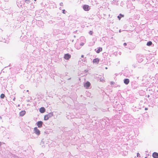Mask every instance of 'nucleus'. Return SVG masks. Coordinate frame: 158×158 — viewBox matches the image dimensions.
<instances>
[{
	"label": "nucleus",
	"instance_id": "nucleus-22",
	"mask_svg": "<svg viewBox=\"0 0 158 158\" xmlns=\"http://www.w3.org/2000/svg\"><path fill=\"white\" fill-rule=\"evenodd\" d=\"M60 5L61 6H63V2H61L60 3Z\"/></svg>",
	"mask_w": 158,
	"mask_h": 158
},
{
	"label": "nucleus",
	"instance_id": "nucleus-31",
	"mask_svg": "<svg viewBox=\"0 0 158 158\" xmlns=\"http://www.w3.org/2000/svg\"><path fill=\"white\" fill-rule=\"evenodd\" d=\"M102 80H103V79H100V81H102Z\"/></svg>",
	"mask_w": 158,
	"mask_h": 158
},
{
	"label": "nucleus",
	"instance_id": "nucleus-30",
	"mask_svg": "<svg viewBox=\"0 0 158 158\" xmlns=\"http://www.w3.org/2000/svg\"><path fill=\"white\" fill-rule=\"evenodd\" d=\"M102 80H103V79H100V81H102Z\"/></svg>",
	"mask_w": 158,
	"mask_h": 158
},
{
	"label": "nucleus",
	"instance_id": "nucleus-21",
	"mask_svg": "<svg viewBox=\"0 0 158 158\" xmlns=\"http://www.w3.org/2000/svg\"><path fill=\"white\" fill-rule=\"evenodd\" d=\"M80 46H82L84 45V43H83L81 42L80 43Z\"/></svg>",
	"mask_w": 158,
	"mask_h": 158
},
{
	"label": "nucleus",
	"instance_id": "nucleus-6",
	"mask_svg": "<svg viewBox=\"0 0 158 158\" xmlns=\"http://www.w3.org/2000/svg\"><path fill=\"white\" fill-rule=\"evenodd\" d=\"M71 56L69 54H65L64 56V58L66 60H68L70 58Z\"/></svg>",
	"mask_w": 158,
	"mask_h": 158
},
{
	"label": "nucleus",
	"instance_id": "nucleus-32",
	"mask_svg": "<svg viewBox=\"0 0 158 158\" xmlns=\"http://www.w3.org/2000/svg\"><path fill=\"white\" fill-rule=\"evenodd\" d=\"M1 143L0 142V147L1 146Z\"/></svg>",
	"mask_w": 158,
	"mask_h": 158
},
{
	"label": "nucleus",
	"instance_id": "nucleus-35",
	"mask_svg": "<svg viewBox=\"0 0 158 158\" xmlns=\"http://www.w3.org/2000/svg\"><path fill=\"white\" fill-rule=\"evenodd\" d=\"M121 32V30H119V32Z\"/></svg>",
	"mask_w": 158,
	"mask_h": 158
},
{
	"label": "nucleus",
	"instance_id": "nucleus-23",
	"mask_svg": "<svg viewBox=\"0 0 158 158\" xmlns=\"http://www.w3.org/2000/svg\"><path fill=\"white\" fill-rule=\"evenodd\" d=\"M20 87L21 88H23V85H20Z\"/></svg>",
	"mask_w": 158,
	"mask_h": 158
},
{
	"label": "nucleus",
	"instance_id": "nucleus-8",
	"mask_svg": "<svg viewBox=\"0 0 158 158\" xmlns=\"http://www.w3.org/2000/svg\"><path fill=\"white\" fill-rule=\"evenodd\" d=\"M152 156L154 158H158V153L156 152H154Z\"/></svg>",
	"mask_w": 158,
	"mask_h": 158
},
{
	"label": "nucleus",
	"instance_id": "nucleus-39",
	"mask_svg": "<svg viewBox=\"0 0 158 158\" xmlns=\"http://www.w3.org/2000/svg\"><path fill=\"white\" fill-rule=\"evenodd\" d=\"M28 91H28V90H27V92H28Z\"/></svg>",
	"mask_w": 158,
	"mask_h": 158
},
{
	"label": "nucleus",
	"instance_id": "nucleus-24",
	"mask_svg": "<svg viewBox=\"0 0 158 158\" xmlns=\"http://www.w3.org/2000/svg\"><path fill=\"white\" fill-rule=\"evenodd\" d=\"M114 83V82H113V81H111L110 82V84L111 85H112V84H113Z\"/></svg>",
	"mask_w": 158,
	"mask_h": 158
},
{
	"label": "nucleus",
	"instance_id": "nucleus-26",
	"mask_svg": "<svg viewBox=\"0 0 158 158\" xmlns=\"http://www.w3.org/2000/svg\"><path fill=\"white\" fill-rule=\"evenodd\" d=\"M148 110V109L147 108H146V107L145 108V110Z\"/></svg>",
	"mask_w": 158,
	"mask_h": 158
},
{
	"label": "nucleus",
	"instance_id": "nucleus-16",
	"mask_svg": "<svg viewBox=\"0 0 158 158\" xmlns=\"http://www.w3.org/2000/svg\"><path fill=\"white\" fill-rule=\"evenodd\" d=\"M5 97V95L3 94H1L0 98L2 99H3Z\"/></svg>",
	"mask_w": 158,
	"mask_h": 158
},
{
	"label": "nucleus",
	"instance_id": "nucleus-28",
	"mask_svg": "<svg viewBox=\"0 0 158 158\" xmlns=\"http://www.w3.org/2000/svg\"><path fill=\"white\" fill-rule=\"evenodd\" d=\"M102 80H103V79H100V81H102Z\"/></svg>",
	"mask_w": 158,
	"mask_h": 158
},
{
	"label": "nucleus",
	"instance_id": "nucleus-13",
	"mask_svg": "<svg viewBox=\"0 0 158 158\" xmlns=\"http://www.w3.org/2000/svg\"><path fill=\"white\" fill-rule=\"evenodd\" d=\"M25 113L26 111L25 110H22L20 112L19 115L20 116H23L25 115Z\"/></svg>",
	"mask_w": 158,
	"mask_h": 158
},
{
	"label": "nucleus",
	"instance_id": "nucleus-41",
	"mask_svg": "<svg viewBox=\"0 0 158 158\" xmlns=\"http://www.w3.org/2000/svg\"><path fill=\"white\" fill-rule=\"evenodd\" d=\"M74 37H76V36H74Z\"/></svg>",
	"mask_w": 158,
	"mask_h": 158
},
{
	"label": "nucleus",
	"instance_id": "nucleus-19",
	"mask_svg": "<svg viewBox=\"0 0 158 158\" xmlns=\"http://www.w3.org/2000/svg\"><path fill=\"white\" fill-rule=\"evenodd\" d=\"M62 12L63 14H65V13L66 12V11L65 10H62Z\"/></svg>",
	"mask_w": 158,
	"mask_h": 158
},
{
	"label": "nucleus",
	"instance_id": "nucleus-17",
	"mask_svg": "<svg viewBox=\"0 0 158 158\" xmlns=\"http://www.w3.org/2000/svg\"><path fill=\"white\" fill-rule=\"evenodd\" d=\"M25 2L27 4H29L30 3V0H25Z\"/></svg>",
	"mask_w": 158,
	"mask_h": 158
},
{
	"label": "nucleus",
	"instance_id": "nucleus-18",
	"mask_svg": "<svg viewBox=\"0 0 158 158\" xmlns=\"http://www.w3.org/2000/svg\"><path fill=\"white\" fill-rule=\"evenodd\" d=\"M93 31H90L89 32V34L90 35H92L93 33Z\"/></svg>",
	"mask_w": 158,
	"mask_h": 158
},
{
	"label": "nucleus",
	"instance_id": "nucleus-10",
	"mask_svg": "<svg viewBox=\"0 0 158 158\" xmlns=\"http://www.w3.org/2000/svg\"><path fill=\"white\" fill-rule=\"evenodd\" d=\"M137 60L139 62H141L143 60V59L142 57L139 56L137 57Z\"/></svg>",
	"mask_w": 158,
	"mask_h": 158
},
{
	"label": "nucleus",
	"instance_id": "nucleus-3",
	"mask_svg": "<svg viewBox=\"0 0 158 158\" xmlns=\"http://www.w3.org/2000/svg\"><path fill=\"white\" fill-rule=\"evenodd\" d=\"M83 9L86 11H89L90 9L89 6L88 5H84L83 6Z\"/></svg>",
	"mask_w": 158,
	"mask_h": 158
},
{
	"label": "nucleus",
	"instance_id": "nucleus-40",
	"mask_svg": "<svg viewBox=\"0 0 158 158\" xmlns=\"http://www.w3.org/2000/svg\"><path fill=\"white\" fill-rule=\"evenodd\" d=\"M145 158H147V157H145Z\"/></svg>",
	"mask_w": 158,
	"mask_h": 158
},
{
	"label": "nucleus",
	"instance_id": "nucleus-12",
	"mask_svg": "<svg viewBox=\"0 0 158 158\" xmlns=\"http://www.w3.org/2000/svg\"><path fill=\"white\" fill-rule=\"evenodd\" d=\"M99 60L98 58L94 59L93 60V63H95L96 64H98L99 63Z\"/></svg>",
	"mask_w": 158,
	"mask_h": 158
},
{
	"label": "nucleus",
	"instance_id": "nucleus-9",
	"mask_svg": "<svg viewBox=\"0 0 158 158\" xmlns=\"http://www.w3.org/2000/svg\"><path fill=\"white\" fill-rule=\"evenodd\" d=\"M45 110H46L44 107H42L40 108L39 111L41 113H43L45 111Z\"/></svg>",
	"mask_w": 158,
	"mask_h": 158
},
{
	"label": "nucleus",
	"instance_id": "nucleus-14",
	"mask_svg": "<svg viewBox=\"0 0 158 158\" xmlns=\"http://www.w3.org/2000/svg\"><path fill=\"white\" fill-rule=\"evenodd\" d=\"M124 16V15H122L121 14H120L119 15H118L117 17L118 19L119 20H120L121 18L122 17H123Z\"/></svg>",
	"mask_w": 158,
	"mask_h": 158
},
{
	"label": "nucleus",
	"instance_id": "nucleus-20",
	"mask_svg": "<svg viewBox=\"0 0 158 158\" xmlns=\"http://www.w3.org/2000/svg\"><path fill=\"white\" fill-rule=\"evenodd\" d=\"M137 157H140V154L139 153H138L137 154Z\"/></svg>",
	"mask_w": 158,
	"mask_h": 158
},
{
	"label": "nucleus",
	"instance_id": "nucleus-34",
	"mask_svg": "<svg viewBox=\"0 0 158 158\" xmlns=\"http://www.w3.org/2000/svg\"><path fill=\"white\" fill-rule=\"evenodd\" d=\"M84 56L83 55H82L81 56V57H84Z\"/></svg>",
	"mask_w": 158,
	"mask_h": 158
},
{
	"label": "nucleus",
	"instance_id": "nucleus-42",
	"mask_svg": "<svg viewBox=\"0 0 158 158\" xmlns=\"http://www.w3.org/2000/svg\"><path fill=\"white\" fill-rule=\"evenodd\" d=\"M35 1H36V0H34Z\"/></svg>",
	"mask_w": 158,
	"mask_h": 158
},
{
	"label": "nucleus",
	"instance_id": "nucleus-38",
	"mask_svg": "<svg viewBox=\"0 0 158 158\" xmlns=\"http://www.w3.org/2000/svg\"><path fill=\"white\" fill-rule=\"evenodd\" d=\"M105 69H107V67H106V68H105Z\"/></svg>",
	"mask_w": 158,
	"mask_h": 158
},
{
	"label": "nucleus",
	"instance_id": "nucleus-33",
	"mask_svg": "<svg viewBox=\"0 0 158 158\" xmlns=\"http://www.w3.org/2000/svg\"><path fill=\"white\" fill-rule=\"evenodd\" d=\"M59 9H60V10H61V7H60L59 8Z\"/></svg>",
	"mask_w": 158,
	"mask_h": 158
},
{
	"label": "nucleus",
	"instance_id": "nucleus-27",
	"mask_svg": "<svg viewBox=\"0 0 158 158\" xmlns=\"http://www.w3.org/2000/svg\"><path fill=\"white\" fill-rule=\"evenodd\" d=\"M27 102H30V100H27Z\"/></svg>",
	"mask_w": 158,
	"mask_h": 158
},
{
	"label": "nucleus",
	"instance_id": "nucleus-4",
	"mask_svg": "<svg viewBox=\"0 0 158 158\" xmlns=\"http://www.w3.org/2000/svg\"><path fill=\"white\" fill-rule=\"evenodd\" d=\"M43 123L41 121H39L36 123V125L38 126L39 128H40L42 127Z\"/></svg>",
	"mask_w": 158,
	"mask_h": 158
},
{
	"label": "nucleus",
	"instance_id": "nucleus-36",
	"mask_svg": "<svg viewBox=\"0 0 158 158\" xmlns=\"http://www.w3.org/2000/svg\"><path fill=\"white\" fill-rule=\"evenodd\" d=\"M71 78H69V79H68V80H70V79H71Z\"/></svg>",
	"mask_w": 158,
	"mask_h": 158
},
{
	"label": "nucleus",
	"instance_id": "nucleus-29",
	"mask_svg": "<svg viewBox=\"0 0 158 158\" xmlns=\"http://www.w3.org/2000/svg\"><path fill=\"white\" fill-rule=\"evenodd\" d=\"M102 80H103V79H100V81H102Z\"/></svg>",
	"mask_w": 158,
	"mask_h": 158
},
{
	"label": "nucleus",
	"instance_id": "nucleus-15",
	"mask_svg": "<svg viewBox=\"0 0 158 158\" xmlns=\"http://www.w3.org/2000/svg\"><path fill=\"white\" fill-rule=\"evenodd\" d=\"M152 44V42L151 41L148 42L147 43V45L148 46H150Z\"/></svg>",
	"mask_w": 158,
	"mask_h": 158
},
{
	"label": "nucleus",
	"instance_id": "nucleus-5",
	"mask_svg": "<svg viewBox=\"0 0 158 158\" xmlns=\"http://www.w3.org/2000/svg\"><path fill=\"white\" fill-rule=\"evenodd\" d=\"M90 85V82L89 81H87L84 85V86L86 89H88Z\"/></svg>",
	"mask_w": 158,
	"mask_h": 158
},
{
	"label": "nucleus",
	"instance_id": "nucleus-25",
	"mask_svg": "<svg viewBox=\"0 0 158 158\" xmlns=\"http://www.w3.org/2000/svg\"><path fill=\"white\" fill-rule=\"evenodd\" d=\"M127 45V44L126 43H125L123 44V45L124 46H125Z\"/></svg>",
	"mask_w": 158,
	"mask_h": 158
},
{
	"label": "nucleus",
	"instance_id": "nucleus-11",
	"mask_svg": "<svg viewBox=\"0 0 158 158\" xmlns=\"http://www.w3.org/2000/svg\"><path fill=\"white\" fill-rule=\"evenodd\" d=\"M96 49H95V51H96V52L98 53H99L100 52L102 51V48L99 47L98 48V49L96 51Z\"/></svg>",
	"mask_w": 158,
	"mask_h": 158
},
{
	"label": "nucleus",
	"instance_id": "nucleus-37",
	"mask_svg": "<svg viewBox=\"0 0 158 158\" xmlns=\"http://www.w3.org/2000/svg\"><path fill=\"white\" fill-rule=\"evenodd\" d=\"M15 98H14V99H13V100H15Z\"/></svg>",
	"mask_w": 158,
	"mask_h": 158
},
{
	"label": "nucleus",
	"instance_id": "nucleus-2",
	"mask_svg": "<svg viewBox=\"0 0 158 158\" xmlns=\"http://www.w3.org/2000/svg\"><path fill=\"white\" fill-rule=\"evenodd\" d=\"M34 132L38 135H39L40 134V131L38 129L37 127H35L34 128Z\"/></svg>",
	"mask_w": 158,
	"mask_h": 158
},
{
	"label": "nucleus",
	"instance_id": "nucleus-1",
	"mask_svg": "<svg viewBox=\"0 0 158 158\" xmlns=\"http://www.w3.org/2000/svg\"><path fill=\"white\" fill-rule=\"evenodd\" d=\"M53 115L52 112H51L48 114L45 115L44 116V119L45 120H47L48 119L52 117Z\"/></svg>",
	"mask_w": 158,
	"mask_h": 158
},
{
	"label": "nucleus",
	"instance_id": "nucleus-7",
	"mask_svg": "<svg viewBox=\"0 0 158 158\" xmlns=\"http://www.w3.org/2000/svg\"><path fill=\"white\" fill-rule=\"evenodd\" d=\"M123 82L124 84H125L126 85H127L130 82V81L129 79L125 78L124 79Z\"/></svg>",
	"mask_w": 158,
	"mask_h": 158
}]
</instances>
